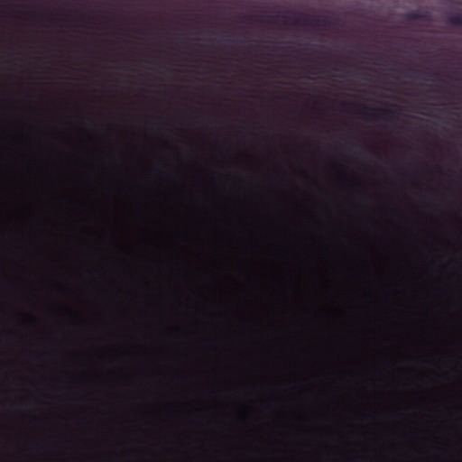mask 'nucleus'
Returning <instances> with one entry per match:
<instances>
[{
  "label": "nucleus",
  "mask_w": 462,
  "mask_h": 462,
  "mask_svg": "<svg viewBox=\"0 0 462 462\" xmlns=\"http://www.w3.org/2000/svg\"><path fill=\"white\" fill-rule=\"evenodd\" d=\"M282 251H283V249H279V250H278V253L280 254V253H281V252H282Z\"/></svg>",
  "instance_id": "nucleus-1"
},
{
  "label": "nucleus",
  "mask_w": 462,
  "mask_h": 462,
  "mask_svg": "<svg viewBox=\"0 0 462 462\" xmlns=\"http://www.w3.org/2000/svg\"><path fill=\"white\" fill-rule=\"evenodd\" d=\"M455 23H462V20H461V21H455Z\"/></svg>",
  "instance_id": "nucleus-2"
}]
</instances>
